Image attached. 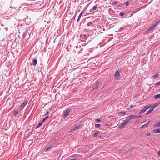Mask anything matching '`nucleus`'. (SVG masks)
Returning <instances> with one entry per match:
<instances>
[{"label":"nucleus","instance_id":"40","mask_svg":"<svg viewBox=\"0 0 160 160\" xmlns=\"http://www.w3.org/2000/svg\"><path fill=\"white\" fill-rule=\"evenodd\" d=\"M133 107V106L132 105H131L130 107L129 108V109H128V110H130L131 109H132Z\"/></svg>","mask_w":160,"mask_h":160},{"label":"nucleus","instance_id":"38","mask_svg":"<svg viewBox=\"0 0 160 160\" xmlns=\"http://www.w3.org/2000/svg\"><path fill=\"white\" fill-rule=\"evenodd\" d=\"M88 6H89V4H88V5H87L85 7V8H84V10L86 9L87 8H88Z\"/></svg>","mask_w":160,"mask_h":160},{"label":"nucleus","instance_id":"8","mask_svg":"<svg viewBox=\"0 0 160 160\" xmlns=\"http://www.w3.org/2000/svg\"><path fill=\"white\" fill-rule=\"evenodd\" d=\"M155 28V25H153L152 26L150 27L148 30H147L146 31L148 33L152 31Z\"/></svg>","mask_w":160,"mask_h":160},{"label":"nucleus","instance_id":"23","mask_svg":"<svg viewBox=\"0 0 160 160\" xmlns=\"http://www.w3.org/2000/svg\"><path fill=\"white\" fill-rule=\"evenodd\" d=\"M160 104V102L157 103L153 106L152 108H153V109H154L156 107H157Z\"/></svg>","mask_w":160,"mask_h":160},{"label":"nucleus","instance_id":"21","mask_svg":"<svg viewBox=\"0 0 160 160\" xmlns=\"http://www.w3.org/2000/svg\"><path fill=\"white\" fill-rule=\"evenodd\" d=\"M82 13H83V12H82L80 13V14H79V16H78V20H77V22H78L79 21V20H80V18H81V16H82Z\"/></svg>","mask_w":160,"mask_h":160},{"label":"nucleus","instance_id":"47","mask_svg":"<svg viewBox=\"0 0 160 160\" xmlns=\"http://www.w3.org/2000/svg\"><path fill=\"white\" fill-rule=\"evenodd\" d=\"M48 118H49V117L48 116H47L45 118L46 120Z\"/></svg>","mask_w":160,"mask_h":160},{"label":"nucleus","instance_id":"13","mask_svg":"<svg viewBox=\"0 0 160 160\" xmlns=\"http://www.w3.org/2000/svg\"><path fill=\"white\" fill-rule=\"evenodd\" d=\"M153 132L155 133H158L160 132V128L159 129H157L154 130Z\"/></svg>","mask_w":160,"mask_h":160},{"label":"nucleus","instance_id":"55","mask_svg":"<svg viewBox=\"0 0 160 160\" xmlns=\"http://www.w3.org/2000/svg\"><path fill=\"white\" fill-rule=\"evenodd\" d=\"M68 41V42L69 43V41Z\"/></svg>","mask_w":160,"mask_h":160},{"label":"nucleus","instance_id":"37","mask_svg":"<svg viewBox=\"0 0 160 160\" xmlns=\"http://www.w3.org/2000/svg\"><path fill=\"white\" fill-rule=\"evenodd\" d=\"M142 116H135V118H140Z\"/></svg>","mask_w":160,"mask_h":160},{"label":"nucleus","instance_id":"15","mask_svg":"<svg viewBox=\"0 0 160 160\" xmlns=\"http://www.w3.org/2000/svg\"><path fill=\"white\" fill-rule=\"evenodd\" d=\"M97 5L93 6V8L90 9V12H91L93 11H94V10H96L97 8Z\"/></svg>","mask_w":160,"mask_h":160},{"label":"nucleus","instance_id":"35","mask_svg":"<svg viewBox=\"0 0 160 160\" xmlns=\"http://www.w3.org/2000/svg\"><path fill=\"white\" fill-rule=\"evenodd\" d=\"M160 22H159V21L158 22H156L155 24L154 25H155V27H157V26L159 24V23Z\"/></svg>","mask_w":160,"mask_h":160},{"label":"nucleus","instance_id":"39","mask_svg":"<svg viewBox=\"0 0 160 160\" xmlns=\"http://www.w3.org/2000/svg\"><path fill=\"white\" fill-rule=\"evenodd\" d=\"M96 121H97L98 122H101V120L100 119H96L95 120Z\"/></svg>","mask_w":160,"mask_h":160},{"label":"nucleus","instance_id":"6","mask_svg":"<svg viewBox=\"0 0 160 160\" xmlns=\"http://www.w3.org/2000/svg\"><path fill=\"white\" fill-rule=\"evenodd\" d=\"M28 103L27 101H25L24 102L22 103L21 106L19 107V109H23L25 107V106Z\"/></svg>","mask_w":160,"mask_h":160},{"label":"nucleus","instance_id":"17","mask_svg":"<svg viewBox=\"0 0 160 160\" xmlns=\"http://www.w3.org/2000/svg\"><path fill=\"white\" fill-rule=\"evenodd\" d=\"M127 118L129 119V120H130L131 119H134V118H135V116H134L133 115H130Z\"/></svg>","mask_w":160,"mask_h":160},{"label":"nucleus","instance_id":"48","mask_svg":"<svg viewBox=\"0 0 160 160\" xmlns=\"http://www.w3.org/2000/svg\"><path fill=\"white\" fill-rule=\"evenodd\" d=\"M158 155L160 156V151H159L158 152Z\"/></svg>","mask_w":160,"mask_h":160},{"label":"nucleus","instance_id":"43","mask_svg":"<svg viewBox=\"0 0 160 160\" xmlns=\"http://www.w3.org/2000/svg\"><path fill=\"white\" fill-rule=\"evenodd\" d=\"M146 135H147V136H148L150 135V133H146Z\"/></svg>","mask_w":160,"mask_h":160},{"label":"nucleus","instance_id":"53","mask_svg":"<svg viewBox=\"0 0 160 160\" xmlns=\"http://www.w3.org/2000/svg\"><path fill=\"white\" fill-rule=\"evenodd\" d=\"M80 53H82V52H78V54H80Z\"/></svg>","mask_w":160,"mask_h":160},{"label":"nucleus","instance_id":"46","mask_svg":"<svg viewBox=\"0 0 160 160\" xmlns=\"http://www.w3.org/2000/svg\"><path fill=\"white\" fill-rule=\"evenodd\" d=\"M65 37V36H62V38H61V39H64V38Z\"/></svg>","mask_w":160,"mask_h":160},{"label":"nucleus","instance_id":"9","mask_svg":"<svg viewBox=\"0 0 160 160\" xmlns=\"http://www.w3.org/2000/svg\"><path fill=\"white\" fill-rule=\"evenodd\" d=\"M29 38V35L27 34H24L23 35V39L28 40Z\"/></svg>","mask_w":160,"mask_h":160},{"label":"nucleus","instance_id":"32","mask_svg":"<svg viewBox=\"0 0 160 160\" xmlns=\"http://www.w3.org/2000/svg\"><path fill=\"white\" fill-rule=\"evenodd\" d=\"M82 41V44H84V45H86L87 44L88 42L86 44H85V41Z\"/></svg>","mask_w":160,"mask_h":160},{"label":"nucleus","instance_id":"29","mask_svg":"<svg viewBox=\"0 0 160 160\" xmlns=\"http://www.w3.org/2000/svg\"><path fill=\"white\" fill-rule=\"evenodd\" d=\"M95 126L96 128H99L101 126V125L99 124H96Z\"/></svg>","mask_w":160,"mask_h":160},{"label":"nucleus","instance_id":"5","mask_svg":"<svg viewBox=\"0 0 160 160\" xmlns=\"http://www.w3.org/2000/svg\"><path fill=\"white\" fill-rule=\"evenodd\" d=\"M71 110V109L70 108H68L65 111V113H63V116L64 117H66L68 116L69 114V112Z\"/></svg>","mask_w":160,"mask_h":160},{"label":"nucleus","instance_id":"28","mask_svg":"<svg viewBox=\"0 0 160 160\" xmlns=\"http://www.w3.org/2000/svg\"><path fill=\"white\" fill-rule=\"evenodd\" d=\"M123 30V28H120L118 30V31H116V32H121Z\"/></svg>","mask_w":160,"mask_h":160},{"label":"nucleus","instance_id":"1","mask_svg":"<svg viewBox=\"0 0 160 160\" xmlns=\"http://www.w3.org/2000/svg\"><path fill=\"white\" fill-rule=\"evenodd\" d=\"M129 121L130 120L128 118H127L118 127V128L120 129L124 128V127L129 122Z\"/></svg>","mask_w":160,"mask_h":160},{"label":"nucleus","instance_id":"42","mask_svg":"<svg viewBox=\"0 0 160 160\" xmlns=\"http://www.w3.org/2000/svg\"><path fill=\"white\" fill-rule=\"evenodd\" d=\"M46 120V119L44 118L43 119L42 122L43 123Z\"/></svg>","mask_w":160,"mask_h":160},{"label":"nucleus","instance_id":"30","mask_svg":"<svg viewBox=\"0 0 160 160\" xmlns=\"http://www.w3.org/2000/svg\"><path fill=\"white\" fill-rule=\"evenodd\" d=\"M92 22H89L87 23V25L88 26H89L91 25H92Z\"/></svg>","mask_w":160,"mask_h":160},{"label":"nucleus","instance_id":"25","mask_svg":"<svg viewBox=\"0 0 160 160\" xmlns=\"http://www.w3.org/2000/svg\"><path fill=\"white\" fill-rule=\"evenodd\" d=\"M80 62L79 61V60H75L74 59V63L75 64H78Z\"/></svg>","mask_w":160,"mask_h":160},{"label":"nucleus","instance_id":"33","mask_svg":"<svg viewBox=\"0 0 160 160\" xmlns=\"http://www.w3.org/2000/svg\"><path fill=\"white\" fill-rule=\"evenodd\" d=\"M124 15V13L123 12H120L119 13V15L121 16H123Z\"/></svg>","mask_w":160,"mask_h":160},{"label":"nucleus","instance_id":"41","mask_svg":"<svg viewBox=\"0 0 160 160\" xmlns=\"http://www.w3.org/2000/svg\"><path fill=\"white\" fill-rule=\"evenodd\" d=\"M156 86L160 85V81L156 84Z\"/></svg>","mask_w":160,"mask_h":160},{"label":"nucleus","instance_id":"27","mask_svg":"<svg viewBox=\"0 0 160 160\" xmlns=\"http://www.w3.org/2000/svg\"><path fill=\"white\" fill-rule=\"evenodd\" d=\"M147 126H148L147 124H145L143 125L142 126H141L140 127V128L141 129V128H146V127H147Z\"/></svg>","mask_w":160,"mask_h":160},{"label":"nucleus","instance_id":"45","mask_svg":"<svg viewBox=\"0 0 160 160\" xmlns=\"http://www.w3.org/2000/svg\"><path fill=\"white\" fill-rule=\"evenodd\" d=\"M150 121H149L146 124H147V126L149 124Z\"/></svg>","mask_w":160,"mask_h":160},{"label":"nucleus","instance_id":"49","mask_svg":"<svg viewBox=\"0 0 160 160\" xmlns=\"http://www.w3.org/2000/svg\"><path fill=\"white\" fill-rule=\"evenodd\" d=\"M76 14H75V15H74V18H73V20H74L75 19V18L76 17Z\"/></svg>","mask_w":160,"mask_h":160},{"label":"nucleus","instance_id":"54","mask_svg":"<svg viewBox=\"0 0 160 160\" xmlns=\"http://www.w3.org/2000/svg\"><path fill=\"white\" fill-rule=\"evenodd\" d=\"M55 41H54V42H53L54 43H55Z\"/></svg>","mask_w":160,"mask_h":160},{"label":"nucleus","instance_id":"18","mask_svg":"<svg viewBox=\"0 0 160 160\" xmlns=\"http://www.w3.org/2000/svg\"><path fill=\"white\" fill-rule=\"evenodd\" d=\"M43 123L41 122L39 123L38 125L36 127L35 129H37L40 126H41L42 124H43Z\"/></svg>","mask_w":160,"mask_h":160},{"label":"nucleus","instance_id":"56","mask_svg":"<svg viewBox=\"0 0 160 160\" xmlns=\"http://www.w3.org/2000/svg\"><path fill=\"white\" fill-rule=\"evenodd\" d=\"M159 90H160V89H159Z\"/></svg>","mask_w":160,"mask_h":160},{"label":"nucleus","instance_id":"14","mask_svg":"<svg viewBox=\"0 0 160 160\" xmlns=\"http://www.w3.org/2000/svg\"><path fill=\"white\" fill-rule=\"evenodd\" d=\"M89 36V35L88 34H85L83 35H82V36L80 35V37L82 38V39H85V38H88Z\"/></svg>","mask_w":160,"mask_h":160},{"label":"nucleus","instance_id":"2","mask_svg":"<svg viewBox=\"0 0 160 160\" xmlns=\"http://www.w3.org/2000/svg\"><path fill=\"white\" fill-rule=\"evenodd\" d=\"M149 108L150 106L149 105L145 106L144 108H142V109L139 112V114H142L144 112Z\"/></svg>","mask_w":160,"mask_h":160},{"label":"nucleus","instance_id":"3","mask_svg":"<svg viewBox=\"0 0 160 160\" xmlns=\"http://www.w3.org/2000/svg\"><path fill=\"white\" fill-rule=\"evenodd\" d=\"M101 85L99 82L98 80L95 83V86L93 89L96 90L98 89Z\"/></svg>","mask_w":160,"mask_h":160},{"label":"nucleus","instance_id":"52","mask_svg":"<svg viewBox=\"0 0 160 160\" xmlns=\"http://www.w3.org/2000/svg\"><path fill=\"white\" fill-rule=\"evenodd\" d=\"M72 131V130H71H71H70V132H72V131Z\"/></svg>","mask_w":160,"mask_h":160},{"label":"nucleus","instance_id":"51","mask_svg":"<svg viewBox=\"0 0 160 160\" xmlns=\"http://www.w3.org/2000/svg\"><path fill=\"white\" fill-rule=\"evenodd\" d=\"M105 125H106V126H108V124H105Z\"/></svg>","mask_w":160,"mask_h":160},{"label":"nucleus","instance_id":"16","mask_svg":"<svg viewBox=\"0 0 160 160\" xmlns=\"http://www.w3.org/2000/svg\"><path fill=\"white\" fill-rule=\"evenodd\" d=\"M153 108H152H152H150L149 110L148 111V112H147L146 114V115L149 114L150 112L153 111Z\"/></svg>","mask_w":160,"mask_h":160},{"label":"nucleus","instance_id":"22","mask_svg":"<svg viewBox=\"0 0 160 160\" xmlns=\"http://www.w3.org/2000/svg\"><path fill=\"white\" fill-rule=\"evenodd\" d=\"M154 127H159L160 126V121L158 122L154 125Z\"/></svg>","mask_w":160,"mask_h":160},{"label":"nucleus","instance_id":"20","mask_svg":"<svg viewBox=\"0 0 160 160\" xmlns=\"http://www.w3.org/2000/svg\"><path fill=\"white\" fill-rule=\"evenodd\" d=\"M100 132L99 131H96L95 133L93 134V136L94 137H96L97 135L98 134V133Z\"/></svg>","mask_w":160,"mask_h":160},{"label":"nucleus","instance_id":"26","mask_svg":"<svg viewBox=\"0 0 160 160\" xmlns=\"http://www.w3.org/2000/svg\"><path fill=\"white\" fill-rule=\"evenodd\" d=\"M159 74H156L153 75L152 77L153 78H157L158 77Z\"/></svg>","mask_w":160,"mask_h":160},{"label":"nucleus","instance_id":"10","mask_svg":"<svg viewBox=\"0 0 160 160\" xmlns=\"http://www.w3.org/2000/svg\"><path fill=\"white\" fill-rule=\"evenodd\" d=\"M120 74L118 71H117L114 74V77L115 78H120Z\"/></svg>","mask_w":160,"mask_h":160},{"label":"nucleus","instance_id":"34","mask_svg":"<svg viewBox=\"0 0 160 160\" xmlns=\"http://www.w3.org/2000/svg\"><path fill=\"white\" fill-rule=\"evenodd\" d=\"M129 1H127L125 3V5L126 6H128L129 5Z\"/></svg>","mask_w":160,"mask_h":160},{"label":"nucleus","instance_id":"7","mask_svg":"<svg viewBox=\"0 0 160 160\" xmlns=\"http://www.w3.org/2000/svg\"><path fill=\"white\" fill-rule=\"evenodd\" d=\"M19 109H19L18 110V108L16 110L15 109L14 110V111L13 112V115L15 117H16V116H17V115H18L19 112L21 111V110H19Z\"/></svg>","mask_w":160,"mask_h":160},{"label":"nucleus","instance_id":"4","mask_svg":"<svg viewBox=\"0 0 160 160\" xmlns=\"http://www.w3.org/2000/svg\"><path fill=\"white\" fill-rule=\"evenodd\" d=\"M71 74L73 75V78L74 79L77 78L79 76V74L78 72H76L75 71L71 72Z\"/></svg>","mask_w":160,"mask_h":160},{"label":"nucleus","instance_id":"11","mask_svg":"<svg viewBox=\"0 0 160 160\" xmlns=\"http://www.w3.org/2000/svg\"><path fill=\"white\" fill-rule=\"evenodd\" d=\"M82 124H80L78 125L74 128L72 129V131H75L76 129H78L80 128L82 126Z\"/></svg>","mask_w":160,"mask_h":160},{"label":"nucleus","instance_id":"24","mask_svg":"<svg viewBox=\"0 0 160 160\" xmlns=\"http://www.w3.org/2000/svg\"><path fill=\"white\" fill-rule=\"evenodd\" d=\"M52 145H51L48 146L46 148L45 150L46 151H47L49 150L52 148Z\"/></svg>","mask_w":160,"mask_h":160},{"label":"nucleus","instance_id":"12","mask_svg":"<svg viewBox=\"0 0 160 160\" xmlns=\"http://www.w3.org/2000/svg\"><path fill=\"white\" fill-rule=\"evenodd\" d=\"M32 63H31V65H33L34 66H36L37 63V61L36 59H34V60L32 61Z\"/></svg>","mask_w":160,"mask_h":160},{"label":"nucleus","instance_id":"44","mask_svg":"<svg viewBox=\"0 0 160 160\" xmlns=\"http://www.w3.org/2000/svg\"><path fill=\"white\" fill-rule=\"evenodd\" d=\"M49 113V112H48V111H47L46 112V113L45 114V115H47Z\"/></svg>","mask_w":160,"mask_h":160},{"label":"nucleus","instance_id":"36","mask_svg":"<svg viewBox=\"0 0 160 160\" xmlns=\"http://www.w3.org/2000/svg\"><path fill=\"white\" fill-rule=\"evenodd\" d=\"M118 3V1H116L115 2H113V5H115L116 4H117Z\"/></svg>","mask_w":160,"mask_h":160},{"label":"nucleus","instance_id":"19","mask_svg":"<svg viewBox=\"0 0 160 160\" xmlns=\"http://www.w3.org/2000/svg\"><path fill=\"white\" fill-rule=\"evenodd\" d=\"M160 98V94H157L154 95L153 96V98L155 99H156Z\"/></svg>","mask_w":160,"mask_h":160},{"label":"nucleus","instance_id":"50","mask_svg":"<svg viewBox=\"0 0 160 160\" xmlns=\"http://www.w3.org/2000/svg\"><path fill=\"white\" fill-rule=\"evenodd\" d=\"M65 41V42H63V44L64 43H65V45H66V44H67V42H65V41Z\"/></svg>","mask_w":160,"mask_h":160},{"label":"nucleus","instance_id":"31","mask_svg":"<svg viewBox=\"0 0 160 160\" xmlns=\"http://www.w3.org/2000/svg\"><path fill=\"white\" fill-rule=\"evenodd\" d=\"M119 113L121 114L125 115L126 114V112L124 111H122L119 112Z\"/></svg>","mask_w":160,"mask_h":160}]
</instances>
